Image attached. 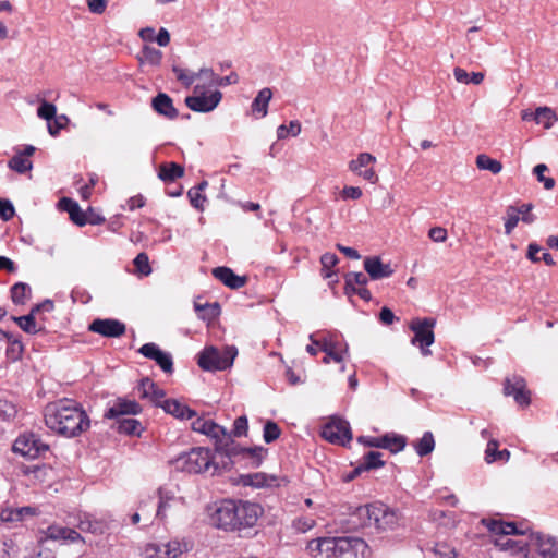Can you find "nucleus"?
<instances>
[{
    "mask_svg": "<svg viewBox=\"0 0 558 558\" xmlns=\"http://www.w3.org/2000/svg\"><path fill=\"white\" fill-rule=\"evenodd\" d=\"M17 413L16 407L9 400L0 399V420L10 421L15 417Z\"/></svg>",
    "mask_w": 558,
    "mask_h": 558,
    "instance_id": "6e6d98bb",
    "label": "nucleus"
},
{
    "mask_svg": "<svg viewBox=\"0 0 558 558\" xmlns=\"http://www.w3.org/2000/svg\"><path fill=\"white\" fill-rule=\"evenodd\" d=\"M476 166L478 169L490 171L494 174L499 173L502 169L500 161L493 159L485 154H481L476 157Z\"/></svg>",
    "mask_w": 558,
    "mask_h": 558,
    "instance_id": "a18cd8bd",
    "label": "nucleus"
},
{
    "mask_svg": "<svg viewBox=\"0 0 558 558\" xmlns=\"http://www.w3.org/2000/svg\"><path fill=\"white\" fill-rule=\"evenodd\" d=\"M59 207L69 213L70 219L77 226L83 227L85 226V211L82 210L77 202L73 201L72 198L63 197L59 201Z\"/></svg>",
    "mask_w": 558,
    "mask_h": 558,
    "instance_id": "473e14b6",
    "label": "nucleus"
},
{
    "mask_svg": "<svg viewBox=\"0 0 558 558\" xmlns=\"http://www.w3.org/2000/svg\"><path fill=\"white\" fill-rule=\"evenodd\" d=\"M186 549L179 541H170L167 544H149L145 554L149 558H178Z\"/></svg>",
    "mask_w": 558,
    "mask_h": 558,
    "instance_id": "5701e85b",
    "label": "nucleus"
},
{
    "mask_svg": "<svg viewBox=\"0 0 558 558\" xmlns=\"http://www.w3.org/2000/svg\"><path fill=\"white\" fill-rule=\"evenodd\" d=\"M322 263V275L324 278H330L335 272L332 271V267L338 263V257L333 253H325L320 257Z\"/></svg>",
    "mask_w": 558,
    "mask_h": 558,
    "instance_id": "603ef678",
    "label": "nucleus"
},
{
    "mask_svg": "<svg viewBox=\"0 0 558 558\" xmlns=\"http://www.w3.org/2000/svg\"><path fill=\"white\" fill-rule=\"evenodd\" d=\"M215 279H247L246 276L235 275L231 268L226 266L216 267L211 271Z\"/></svg>",
    "mask_w": 558,
    "mask_h": 558,
    "instance_id": "bf43d9fd",
    "label": "nucleus"
},
{
    "mask_svg": "<svg viewBox=\"0 0 558 558\" xmlns=\"http://www.w3.org/2000/svg\"><path fill=\"white\" fill-rule=\"evenodd\" d=\"M277 481L278 477L276 475H269L263 472L240 475V483L243 486H252L256 488L277 486L279 485Z\"/></svg>",
    "mask_w": 558,
    "mask_h": 558,
    "instance_id": "cd10ccee",
    "label": "nucleus"
},
{
    "mask_svg": "<svg viewBox=\"0 0 558 558\" xmlns=\"http://www.w3.org/2000/svg\"><path fill=\"white\" fill-rule=\"evenodd\" d=\"M12 320H14L26 333L35 335L40 331V329H37L35 317L32 314L12 316Z\"/></svg>",
    "mask_w": 558,
    "mask_h": 558,
    "instance_id": "de8ad7c7",
    "label": "nucleus"
},
{
    "mask_svg": "<svg viewBox=\"0 0 558 558\" xmlns=\"http://www.w3.org/2000/svg\"><path fill=\"white\" fill-rule=\"evenodd\" d=\"M435 554L439 558H458V553L456 549L446 544H438L435 549Z\"/></svg>",
    "mask_w": 558,
    "mask_h": 558,
    "instance_id": "338daca9",
    "label": "nucleus"
},
{
    "mask_svg": "<svg viewBox=\"0 0 558 558\" xmlns=\"http://www.w3.org/2000/svg\"><path fill=\"white\" fill-rule=\"evenodd\" d=\"M354 529L374 525L377 530H393L399 525L398 513L383 502L355 507L350 514Z\"/></svg>",
    "mask_w": 558,
    "mask_h": 558,
    "instance_id": "39448f33",
    "label": "nucleus"
},
{
    "mask_svg": "<svg viewBox=\"0 0 558 558\" xmlns=\"http://www.w3.org/2000/svg\"><path fill=\"white\" fill-rule=\"evenodd\" d=\"M376 162V158L368 153L359 154L356 159L349 162V169L362 177L364 180L375 183L378 180V175L373 169V165Z\"/></svg>",
    "mask_w": 558,
    "mask_h": 558,
    "instance_id": "412c9836",
    "label": "nucleus"
},
{
    "mask_svg": "<svg viewBox=\"0 0 558 558\" xmlns=\"http://www.w3.org/2000/svg\"><path fill=\"white\" fill-rule=\"evenodd\" d=\"M11 300L15 305H23L32 296V288L24 281H16L10 290Z\"/></svg>",
    "mask_w": 558,
    "mask_h": 558,
    "instance_id": "e433bc0d",
    "label": "nucleus"
},
{
    "mask_svg": "<svg viewBox=\"0 0 558 558\" xmlns=\"http://www.w3.org/2000/svg\"><path fill=\"white\" fill-rule=\"evenodd\" d=\"M13 451L28 459L46 458L50 452V448L45 444L38 435L34 433H25L20 435L14 444Z\"/></svg>",
    "mask_w": 558,
    "mask_h": 558,
    "instance_id": "9b49d317",
    "label": "nucleus"
},
{
    "mask_svg": "<svg viewBox=\"0 0 558 558\" xmlns=\"http://www.w3.org/2000/svg\"><path fill=\"white\" fill-rule=\"evenodd\" d=\"M220 462L218 453L211 456L210 450L197 447L187 452H183L173 461L175 469L187 473H202L213 469L211 474H220L221 471H215V463Z\"/></svg>",
    "mask_w": 558,
    "mask_h": 558,
    "instance_id": "423d86ee",
    "label": "nucleus"
},
{
    "mask_svg": "<svg viewBox=\"0 0 558 558\" xmlns=\"http://www.w3.org/2000/svg\"><path fill=\"white\" fill-rule=\"evenodd\" d=\"M88 330L106 338H119L125 333V324L114 318H95Z\"/></svg>",
    "mask_w": 558,
    "mask_h": 558,
    "instance_id": "6ab92c4d",
    "label": "nucleus"
},
{
    "mask_svg": "<svg viewBox=\"0 0 558 558\" xmlns=\"http://www.w3.org/2000/svg\"><path fill=\"white\" fill-rule=\"evenodd\" d=\"M199 86H195L194 93L195 95L187 96L185 98V105L195 112H210L213 111L221 101L222 94L219 90L213 92L209 96H207L205 93H201L199 95H196L198 92Z\"/></svg>",
    "mask_w": 558,
    "mask_h": 558,
    "instance_id": "f3484780",
    "label": "nucleus"
},
{
    "mask_svg": "<svg viewBox=\"0 0 558 558\" xmlns=\"http://www.w3.org/2000/svg\"><path fill=\"white\" fill-rule=\"evenodd\" d=\"M330 542L326 558H365L369 553L367 543L353 536L328 537Z\"/></svg>",
    "mask_w": 558,
    "mask_h": 558,
    "instance_id": "0eeeda50",
    "label": "nucleus"
},
{
    "mask_svg": "<svg viewBox=\"0 0 558 558\" xmlns=\"http://www.w3.org/2000/svg\"><path fill=\"white\" fill-rule=\"evenodd\" d=\"M136 274L141 277L150 275L151 268L146 253H140L133 260Z\"/></svg>",
    "mask_w": 558,
    "mask_h": 558,
    "instance_id": "864d4df0",
    "label": "nucleus"
},
{
    "mask_svg": "<svg viewBox=\"0 0 558 558\" xmlns=\"http://www.w3.org/2000/svg\"><path fill=\"white\" fill-rule=\"evenodd\" d=\"M47 427L59 435L73 438L87 430L90 420L83 407L72 399H62L45 408Z\"/></svg>",
    "mask_w": 558,
    "mask_h": 558,
    "instance_id": "f03ea898",
    "label": "nucleus"
},
{
    "mask_svg": "<svg viewBox=\"0 0 558 558\" xmlns=\"http://www.w3.org/2000/svg\"><path fill=\"white\" fill-rule=\"evenodd\" d=\"M159 407L167 413L178 420H191L197 415L196 411L181 403L177 399H167Z\"/></svg>",
    "mask_w": 558,
    "mask_h": 558,
    "instance_id": "bb28decb",
    "label": "nucleus"
},
{
    "mask_svg": "<svg viewBox=\"0 0 558 558\" xmlns=\"http://www.w3.org/2000/svg\"><path fill=\"white\" fill-rule=\"evenodd\" d=\"M330 542L328 537H318L311 539L306 545V550L308 554L316 558L317 556L327 555V550L329 548Z\"/></svg>",
    "mask_w": 558,
    "mask_h": 558,
    "instance_id": "c03bdc74",
    "label": "nucleus"
},
{
    "mask_svg": "<svg viewBox=\"0 0 558 558\" xmlns=\"http://www.w3.org/2000/svg\"><path fill=\"white\" fill-rule=\"evenodd\" d=\"M137 58L141 63L159 65L162 60V52L155 47L145 45Z\"/></svg>",
    "mask_w": 558,
    "mask_h": 558,
    "instance_id": "ea45409f",
    "label": "nucleus"
},
{
    "mask_svg": "<svg viewBox=\"0 0 558 558\" xmlns=\"http://www.w3.org/2000/svg\"><path fill=\"white\" fill-rule=\"evenodd\" d=\"M381 457L383 453L379 451H368L363 456V461L360 465L364 472L383 468L385 465V461Z\"/></svg>",
    "mask_w": 558,
    "mask_h": 558,
    "instance_id": "a19ab883",
    "label": "nucleus"
},
{
    "mask_svg": "<svg viewBox=\"0 0 558 558\" xmlns=\"http://www.w3.org/2000/svg\"><path fill=\"white\" fill-rule=\"evenodd\" d=\"M414 448L420 457L429 454L435 448V439L430 432H425L415 444Z\"/></svg>",
    "mask_w": 558,
    "mask_h": 558,
    "instance_id": "79ce46f5",
    "label": "nucleus"
},
{
    "mask_svg": "<svg viewBox=\"0 0 558 558\" xmlns=\"http://www.w3.org/2000/svg\"><path fill=\"white\" fill-rule=\"evenodd\" d=\"M172 72L177 75L178 81L185 87H190L202 74H209L210 85L219 87L236 84L239 82V76L235 72H231L227 76H218L214 73L213 69L209 68H202L198 72L194 73L178 65H173Z\"/></svg>",
    "mask_w": 558,
    "mask_h": 558,
    "instance_id": "9d476101",
    "label": "nucleus"
},
{
    "mask_svg": "<svg viewBox=\"0 0 558 558\" xmlns=\"http://www.w3.org/2000/svg\"><path fill=\"white\" fill-rule=\"evenodd\" d=\"M238 355L235 347H226L223 351L210 345L206 347L197 359L198 366L208 372L225 371L233 365L234 359Z\"/></svg>",
    "mask_w": 558,
    "mask_h": 558,
    "instance_id": "6e6552de",
    "label": "nucleus"
},
{
    "mask_svg": "<svg viewBox=\"0 0 558 558\" xmlns=\"http://www.w3.org/2000/svg\"><path fill=\"white\" fill-rule=\"evenodd\" d=\"M557 120V113L549 107H538L534 111V121L537 124H543L545 129H550Z\"/></svg>",
    "mask_w": 558,
    "mask_h": 558,
    "instance_id": "58836bf2",
    "label": "nucleus"
},
{
    "mask_svg": "<svg viewBox=\"0 0 558 558\" xmlns=\"http://www.w3.org/2000/svg\"><path fill=\"white\" fill-rule=\"evenodd\" d=\"M202 296H196L194 300V310L198 318L203 320L211 322L220 315V305L218 302L214 303H202Z\"/></svg>",
    "mask_w": 558,
    "mask_h": 558,
    "instance_id": "7c9ffc66",
    "label": "nucleus"
},
{
    "mask_svg": "<svg viewBox=\"0 0 558 558\" xmlns=\"http://www.w3.org/2000/svg\"><path fill=\"white\" fill-rule=\"evenodd\" d=\"M482 523L494 534L499 535L496 545L500 547L499 542H506L509 535H525L530 531L526 523L504 522L494 519H483Z\"/></svg>",
    "mask_w": 558,
    "mask_h": 558,
    "instance_id": "2eb2a0df",
    "label": "nucleus"
},
{
    "mask_svg": "<svg viewBox=\"0 0 558 558\" xmlns=\"http://www.w3.org/2000/svg\"><path fill=\"white\" fill-rule=\"evenodd\" d=\"M397 265L384 263L379 256H368L364 259V269L371 279H383L396 274Z\"/></svg>",
    "mask_w": 558,
    "mask_h": 558,
    "instance_id": "b1692460",
    "label": "nucleus"
},
{
    "mask_svg": "<svg viewBox=\"0 0 558 558\" xmlns=\"http://www.w3.org/2000/svg\"><path fill=\"white\" fill-rule=\"evenodd\" d=\"M271 97L272 92L270 88L265 87L260 89L251 106L253 113H258L260 117H265L268 112V104Z\"/></svg>",
    "mask_w": 558,
    "mask_h": 558,
    "instance_id": "c9c22d12",
    "label": "nucleus"
},
{
    "mask_svg": "<svg viewBox=\"0 0 558 558\" xmlns=\"http://www.w3.org/2000/svg\"><path fill=\"white\" fill-rule=\"evenodd\" d=\"M0 520L3 523L21 522V511L19 508H4L0 511Z\"/></svg>",
    "mask_w": 558,
    "mask_h": 558,
    "instance_id": "13d9d810",
    "label": "nucleus"
},
{
    "mask_svg": "<svg viewBox=\"0 0 558 558\" xmlns=\"http://www.w3.org/2000/svg\"><path fill=\"white\" fill-rule=\"evenodd\" d=\"M158 509H157V517L160 519H163L166 517V510L170 507V501L174 499V494L163 487H160L158 489Z\"/></svg>",
    "mask_w": 558,
    "mask_h": 558,
    "instance_id": "49530a36",
    "label": "nucleus"
},
{
    "mask_svg": "<svg viewBox=\"0 0 558 558\" xmlns=\"http://www.w3.org/2000/svg\"><path fill=\"white\" fill-rule=\"evenodd\" d=\"M248 430V420L246 415H241L236 417L233 422V428L228 434L231 436V439L240 438L247 436Z\"/></svg>",
    "mask_w": 558,
    "mask_h": 558,
    "instance_id": "3c124183",
    "label": "nucleus"
},
{
    "mask_svg": "<svg viewBox=\"0 0 558 558\" xmlns=\"http://www.w3.org/2000/svg\"><path fill=\"white\" fill-rule=\"evenodd\" d=\"M322 437L330 444L345 446L352 440V432L348 421L332 417L324 425Z\"/></svg>",
    "mask_w": 558,
    "mask_h": 558,
    "instance_id": "4468645a",
    "label": "nucleus"
},
{
    "mask_svg": "<svg viewBox=\"0 0 558 558\" xmlns=\"http://www.w3.org/2000/svg\"><path fill=\"white\" fill-rule=\"evenodd\" d=\"M8 167L20 173L24 174L27 171L32 170L33 162L23 156V154L16 153L8 162Z\"/></svg>",
    "mask_w": 558,
    "mask_h": 558,
    "instance_id": "37998d69",
    "label": "nucleus"
},
{
    "mask_svg": "<svg viewBox=\"0 0 558 558\" xmlns=\"http://www.w3.org/2000/svg\"><path fill=\"white\" fill-rule=\"evenodd\" d=\"M142 405L135 400L118 398L112 407L104 414L105 418L126 417V415H137L142 412Z\"/></svg>",
    "mask_w": 558,
    "mask_h": 558,
    "instance_id": "393cba45",
    "label": "nucleus"
},
{
    "mask_svg": "<svg viewBox=\"0 0 558 558\" xmlns=\"http://www.w3.org/2000/svg\"><path fill=\"white\" fill-rule=\"evenodd\" d=\"M357 441L369 448L387 449L391 453L402 451L407 445V438L397 434H385L381 437L359 436Z\"/></svg>",
    "mask_w": 558,
    "mask_h": 558,
    "instance_id": "dca6fc26",
    "label": "nucleus"
},
{
    "mask_svg": "<svg viewBox=\"0 0 558 558\" xmlns=\"http://www.w3.org/2000/svg\"><path fill=\"white\" fill-rule=\"evenodd\" d=\"M532 208L533 206L530 203L522 204L520 207L508 206L505 218V233L510 234L518 226L520 219L525 223L534 222V216H525V213L531 211Z\"/></svg>",
    "mask_w": 558,
    "mask_h": 558,
    "instance_id": "4be33fe9",
    "label": "nucleus"
},
{
    "mask_svg": "<svg viewBox=\"0 0 558 558\" xmlns=\"http://www.w3.org/2000/svg\"><path fill=\"white\" fill-rule=\"evenodd\" d=\"M68 527L51 525L47 529V537L53 541L65 539Z\"/></svg>",
    "mask_w": 558,
    "mask_h": 558,
    "instance_id": "69168bd1",
    "label": "nucleus"
},
{
    "mask_svg": "<svg viewBox=\"0 0 558 558\" xmlns=\"http://www.w3.org/2000/svg\"><path fill=\"white\" fill-rule=\"evenodd\" d=\"M85 225L89 223L93 226H99L105 222V217L96 213L92 207L85 211L84 216Z\"/></svg>",
    "mask_w": 558,
    "mask_h": 558,
    "instance_id": "0e129e2a",
    "label": "nucleus"
},
{
    "mask_svg": "<svg viewBox=\"0 0 558 558\" xmlns=\"http://www.w3.org/2000/svg\"><path fill=\"white\" fill-rule=\"evenodd\" d=\"M184 175V167L177 162H163L159 166L158 178L168 183Z\"/></svg>",
    "mask_w": 558,
    "mask_h": 558,
    "instance_id": "72a5a7b5",
    "label": "nucleus"
},
{
    "mask_svg": "<svg viewBox=\"0 0 558 558\" xmlns=\"http://www.w3.org/2000/svg\"><path fill=\"white\" fill-rule=\"evenodd\" d=\"M436 319L432 317L414 318L410 323V330L414 336L411 339L412 345H417L424 356L430 355L432 351L428 349L435 341L434 327Z\"/></svg>",
    "mask_w": 558,
    "mask_h": 558,
    "instance_id": "1a4fd4ad",
    "label": "nucleus"
},
{
    "mask_svg": "<svg viewBox=\"0 0 558 558\" xmlns=\"http://www.w3.org/2000/svg\"><path fill=\"white\" fill-rule=\"evenodd\" d=\"M78 527L83 532H89L92 534H104L106 531V523L98 520H92L89 518H86L84 520H81Z\"/></svg>",
    "mask_w": 558,
    "mask_h": 558,
    "instance_id": "09e8293b",
    "label": "nucleus"
},
{
    "mask_svg": "<svg viewBox=\"0 0 558 558\" xmlns=\"http://www.w3.org/2000/svg\"><path fill=\"white\" fill-rule=\"evenodd\" d=\"M187 196L190 199L191 205L196 208L197 210L203 211L204 210V203L206 201V196L198 192L197 190L190 189L187 192Z\"/></svg>",
    "mask_w": 558,
    "mask_h": 558,
    "instance_id": "680f3d73",
    "label": "nucleus"
},
{
    "mask_svg": "<svg viewBox=\"0 0 558 558\" xmlns=\"http://www.w3.org/2000/svg\"><path fill=\"white\" fill-rule=\"evenodd\" d=\"M268 452L263 446L243 447L234 439H230L226 448L218 454L220 462L215 463V471L228 472L232 468L257 469Z\"/></svg>",
    "mask_w": 558,
    "mask_h": 558,
    "instance_id": "7ed1b4c3",
    "label": "nucleus"
},
{
    "mask_svg": "<svg viewBox=\"0 0 558 558\" xmlns=\"http://www.w3.org/2000/svg\"><path fill=\"white\" fill-rule=\"evenodd\" d=\"M71 298L73 302H80L82 304H86L92 299L90 294L85 290L81 288H75L71 292Z\"/></svg>",
    "mask_w": 558,
    "mask_h": 558,
    "instance_id": "774afa93",
    "label": "nucleus"
},
{
    "mask_svg": "<svg viewBox=\"0 0 558 558\" xmlns=\"http://www.w3.org/2000/svg\"><path fill=\"white\" fill-rule=\"evenodd\" d=\"M502 550L523 553L524 558H558V542L555 537L539 532H531L527 541L507 539L499 542Z\"/></svg>",
    "mask_w": 558,
    "mask_h": 558,
    "instance_id": "20e7f679",
    "label": "nucleus"
},
{
    "mask_svg": "<svg viewBox=\"0 0 558 558\" xmlns=\"http://www.w3.org/2000/svg\"><path fill=\"white\" fill-rule=\"evenodd\" d=\"M146 359L153 360L167 374L173 373V359L169 352L162 351L159 345L154 342L143 344L138 349Z\"/></svg>",
    "mask_w": 558,
    "mask_h": 558,
    "instance_id": "aec40b11",
    "label": "nucleus"
},
{
    "mask_svg": "<svg viewBox=\"0 0 558 558\" xmlns=\"http://www.w3.org/2000/svg\"><path fill=\"white\" fill-rule=\"evenodd\" d=\"M280 435L281 429L276 422L271 420L265 422L263 428V439L266 444H271L276 441L280 437Z\"/></svg>",
    "mask_w": 558,
    "mask_h": 558,
    "instance_id": "8fccbe9b",
    "label": "nucleus"
},
{
    "mask_svg": "<svg viewBox=\"0 0 558 558\" xmlns=\"http://www.w3.org/2000/svg\"><path fill=\"white\" fill-rule=\"evenodd\" d=\"M208 513L213 526L244 536L242 532L255 526L263 508L251 501L223 499L208 507Z\"/></svg>",
    "mask_w": 558,
    "mask_h": 558,
    "instance_id": "f257e3e1",
    "label": "nucleus"
},
{
    "mask_svg": "<svg viewBox=\"0 0 558 558\" xmlns=\"http://www.w3.org/2000/svg\"><path fill=\"white\" fill-rule=\"evenodd\" d=\"M499 444L495 439H490L487 444L485 450V460L487 463H493L495 461H508L510 458V452L507 449L499 450Z\"/></svg>",
    "mask_w": 558,
    "mask_h": 558,
    "instance_id": "4c0bfd02",
    "label": "nucleus"
},
{
    "mask_svg": "<svg viewBox=\"0 0 558 558\" xmlns=\"http://www.w3.org/2000/svg\"><path fill=\"white\" fill-rule=\"evenodd\" d=\"M192 429L211 438L214 440L216 453L218 454L223 448H226L231 439L226 427L204 417H197L193 421Z\"/></svg>",
    "mask_w": 558,
    "mask_h": 558,
    "instance_id": "f8f14e48",
    "label": "nucleus"
},
{
    "mask_svg": "<svg viewBox=\"0 0 558 558\" xmlns=\"http://www.w3.org/2000/svg\"><path fill=\"white\" fill-rule=\"evenodd\" d=\"M151 108L159 116H162L169 120H174L179 116L178 110L173 106L172 98L166 93H158L151 99Z\"/></svg>",
    "mask_w": 558,
    "mask_h": 558,
    "instance_id": "a878e982",
    "label": "nucleus"
},
{
    "mask_svg": "<svg viewBox=\"0 0 558 558\" xmlns=\"http://www.w3.org/2000/svg\"><path fill=\"white\" fill-rule=\"evenodd\" d=\"M345 284L343 287L344 294L349 298L351 302H353L352 298L357 295L364 301H369L372 299V294L368 289L365 288L367 281H344Z\"/></svg>",
    "mask_w": 558,
    "mask_h": 558,
    "instance_id": "f704fd0d",
    "label": "nucleus"
},
{
    "mask_svg": "<svg viewBox=\"0 0 558 558\" xmlns=\"http://www.w3.org/2000/svg\"><path fill=\"white\" fill-rule=\"evenodd\" d=\"M1 337L7 340L8 347L5 350V356L11 362H16L22 359L24 352V345L20 337L4 330H0Z\"/></svg>",
    "mask_w": 558,
    "mask_h": 558,
    "instance_id": "c756f323",
    "label": "nucleus"
},
{
    "mask_svg": "<svg viewBox=\"0 0 558 558\" xmlns=\"http://www.w3.org/2000/svg\"><path fill=\"white\" fill-rule=\"evenodd\" d=\"M56 113V106L46 100H43L37 109L38 117L46 120L48 123L54 118Z\"/></svg>",
    "mask_w": 558,
    "mask_h": 558,
    "instance_id": "4d7b16f0",
    "label": "nucleus"
},
{
    "mask_svg": "<svg viewBox=\"0 0 558 558\" xmlns=\"http://www.w3.org/2000/svg\"><path fill=\"white\" fill-rule=\"evenodd\" d=\"M548 170L545 163H538L534 167L533 173L536 175L537 181L544 184L546 190H551L555 186V180L549 177H545L544 173Z\"/></svg>",
    "mask_w": 558,
    "mask_h": 558,
    "instance_id": "5fc2aeb1",
    "label": "nucleus"
},
{
    "mask_svg": "<svg viewBox=\"0 0 558 558\" xmlns=\"http://www.w3.org/2000/svg\"><path fill=\"white\" fill-rule=\"evenodd\" d=\"M140 389L142 390V398H150L156 407L162 403L161 399L166 396L163 389L159 388L149 377H145L140 381Z\"/></svg>",
    "mask_w": 558,
    "mask_h": 558,
    "instance_id": "2f4dec72",
    "label": "nucleus"
},
{
    "mask_svg": "<svg viewBox=\"0 0 558 558\" xmlns=\"http://www.w3.org/2000/svg\"><path fill=\"white\" fill-rule=\"evenodd\" d=\"M112 420L113 423L111 425V428H114L120 434L140 437L142 435V432L144 430L141 422L136 418L119 417Z\"/></svg>",
    "mask_w": 558,
    "mask_h": 558,
    "instance_id": "c85d7f7f",
    "label": "nucleus"
},
{
    "mask_svg": "<svg viewBox=\"0 0 558 558\" xmlns=\"http://www.w3.org/2000/svg\"><path fill=\"white\" fill-rule=\"evenodd\" d=\"M15 214L13 204L5 198L0 197V218L4 221H9Z\"/></svg>",
    "mask_w": 558,
    "mask_h": 558,
    "instance_id": "e2e57ef3",
    "label": "nucleus"
},
{
    "mask_svg": "<svg viewBox=\"0 0 558 558\" xmlns=\"http://www.w3.org/2000/svg\"><path fill=\"white\" fill-rule=\"evenodd\" d=\"M504 393L512 396L514 401L521 405L526 407L531 403V393L526 388V381L523 377L513 375L507 377L504 381Z\"/></svg>",
    "mask_w": 558,
    "mask_h": 558,
    "instance_id": "a211bd4d",
    "label": "nucleus"
},
{
    "mask_svg": "<svg viewBox=\"0 0 558 558\" xmlns=\"http://www.w3.org/2000/svg\"><path fill=\"white\" fill-rule=\"evenodd\" d=\"M53 122L48 123V132L50 135L56 136L59 132L69 122V119L65 114L54 116L52 119Z\"/></svg>",
    "mask_w": 558,
    "mask_h": 558,
    "instance_id": "052dcab7",
    "label": "nucleus"
},
{
    "mask_svg": "<svg viewBox=\"0 0 558 558\" xmlns=\"http://www.w3.org/2000/svg\"><path fill=\"white\" fill-rule=\"evenodd\" d=\"M308 339L313 344L317 345L320 351L326 353L323 359L324 364H328L330 360L340 363L344 359L343 354L348 352V345H345L344 350H340V340L336 333L328 332L320 338H317L316 333H311Z\"/></svg>",
    "mask_w": 558,
    "mask_h": 558,
    "instance_id": "ddd939ff",
    "label": "nucleus"
}]
</instances>
